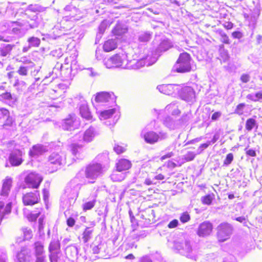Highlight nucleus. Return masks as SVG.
Instances as JSON below:
<instances>
[{"label": "nucleus", "mask_w": 262, "mask_h": 262, "mask_svg": "<svg viewBox=\"0 0 262 262\" xmlns=\"http://www.w3.org/2000/svg\"><path fill=\"white\" fill-rule=\"evenodd\" d=\"M105 66L107 68H122L128 69V62L126 59V55L116 54L113 56L105 59L104 61Z\"/></svg>", "instance_id": "obj_1"}, {"label": "nucleus", "mask_w": 262, "mask_h": 262, "mask_svg": "<svg viewBox=\"0 0 262 262\" xmlns=\"http://www.w3.org/2000/svg\"><path fill=\"white\" fill-rule=\"evenodd\" d=\"M190 60V56L189 54L186 52L181 54L173 67L174 70L180 73L189 71L191 69Z\"/></svg>", "instance_id": "obj_2"}, {"label": "nucleus", "mask_w": 262, "mask_h": 262, "mask_svg": "<svg viewBox=\"0 0 262 262\" xmlns=\"http://www.w3.org/2000/svg\"><path fill=\"white\" fill-rule=\"evenodd\" d=\"M104 171V167L101 164L93 163L86 167L85 174L86 178L94 180L101 176Z\"/></svg>", "instance_id": "obj_3"}, {"label": "nucleus", "mask_w": 262, "mask_h": 262, "mask_svg": "<svg viewBox=\"0 0 262 262\" xmlns=\"http://www.w3.org/2000/svg\"><path fill=\"white\" fill-rule=\"evenodd\" d=\"M78 173L77 176L72 180L67 186L65 189V193L69 199L76 200L78 197L79 191L81 188V184L78 180Z\"/></svg>", "instance_id": "obj_4"}, {"label": "nucleus", "mask_w": 262, "mask_h": 262, "mask_svg": "<svg viewBox=\"0 0 262 262\" xmlns=\"http://www.w3.org/2000/svg\"><path fill=\"white\" fill-rule=\"evenodd\" d=\"M233 228L228 223H222L217 227V237L220 242H223L228 239L232 233Z\"/></svg>", "instance_id": "obj_5"}, {"label": "nucleus", "mask_w": 262, "mask_h": 262, "mask_svg": "<svg viewBox=\"0 0 262 262\" xmlns=\"http://www.w3.org/2000/svg\"><path fill=\"white\" fill-rule=\"evenodd\" d=\"M157 60V57L156 56L150 57L149 55L139 60L134 59L128 62V69H139L145 65L149 66L154 64Z\"/></svg>", "instance_id": "obj_6"}, {"label": "nucleus", "mask_w": 262, "mask_h": 262, "mask_svg": "<svg viewBox=\"0 0 262 262\" xmlns=\"http://www.w3.org/2000/svg\"><path fill=\"white\" fill-rule=\"evenodd\" d=\"M98 135L96 128L90 126L83 134H77L74 136V141H79L85 143L92 141L95 137Z\"/></svg>", "instance_id": "obj_7"}, {"label": "nucleus", "mask_w": 262, "mask_h": 262, "mask_svg": "<svg viewBox=\"0 0 262 262\" xmlns=\"http://www.w3.org/2000/svg\"><path fill=\"white\" fill-rule=\"evenodd\" d=\"M42 179V177L39 174L31 172L26 176L25 182L29 188H37Z\"/></svg>", "instance_id": "obj_8"}, {"label": "nucleus", "mask_w": 262, "mask_h": 262, "mask_svg": "<svg viewBox=\"0 0 262 262\" xmlns=\"http://www.w3.org/2000/svg\"><path fill=\"white\" fill-rule=\"evenodd\" d=\"M143 135L145 142L149 144H154L159 140H164L167 138V134L163 132H160L157 134L154 132L150 131Z\"/></svg>", "instance_id": "obj_9"}, {"label": "nucleus", "mask_w": 262, "mask_h": 262, "mask_svg": "<svg viewBox=\"0 0 262 262\" xmlns=\"http://www.w3.org/2000/svg\"><path fill=\"white\" fill-rule=\"evenodd\" d=\"M79 125V121L74 115H70L64 119L62 123V127L64 130H72L77 128Z\"/></svg>", "instance_id": "obj_10"}, {"label": "nucleus", "mask_w": 262, "mask_h": 262, "mask_svg": "<svg viewBox=\"0 0 262 262\" xmlns=\"http://www.w3.org/2000/svg\"><path fill=\"white\" fill-rule=\"evenodd\" d=\"M40 195L38 191L26 193L23 196V202L25 205H33L38 203Z\"/></svg>", "instance_id": "obj_11"}, {"label": "nucleus", "mask_w": 262, "mask_h": 262, "mask_svg": "<svg viewBox=\"0 0 262 262\" xmlns=\"http://www.w3.org/2000/svg\"><path fill=\"white\" fill-rule=\"evenodd\" d=\"M181 98L186 101H193L195 98V92L190 86H185L182 89L180 93Z\"/></svg>", "instance_id": "obj_12"}, {"label": "nucleus", "mask_w": 262, "mask_h": 262, "mask_svg": "<svg viewBox=\"0 0 262 262\" xmlns=\"http://www.w3.org/2000/svg\"><path fill=\"white\" fill-rule=\"evenodd\" d=\"M23 152L19 149L14 150L10 155L9 162L14 166L20 165L23 162Z\"/></svg>", "instance_id": "obj_13"}, {"label": "nucleus", "mask_w": 262, "mask_h": 262, "mask_svg": "<svg viewBox=\"0 0 262 262\" xmlns=\"http://www.w3.org/2000/svg\"><path fill=\"white\" fill-rule=\"evenodd\" d=\"M65 160V156L62 152H53L48 158V162L50 164H54L56 166H59L64 163Z\"/></svg>", "instance_id": "obj_14"}, {"label": "nucleus", "mask_w": 262, "mask_h": 262, "mask_svg": "<svg viewBox=\"0 0 262 262\" xmlns=\"http://www.w3.org/2000/svg\"><path fill=\"white\" fill-rule=\"evenodd\" d=\"M159 91L164 94L170 95L180 91L179 85L172 84H162L158 86Z\"/></svg>", "instance_id": "obj_15"}, {"label": "nucleus", "mask_w": 262, "mask_h": 262, "mask_svg": "<svg viewBox=\"0 0 262 262\" xmlns=\"http://www.w3.org/2000/svg\"><path fill=\"white\" fill-rule=\"evenodd\" d=\"M212 230V224L208 222H204L200 225L197 233L199 236L205 237L210 235Z\"/></svg>", "instance_id": "obj_16"}, {"label": "nucleus", "mask_w": 262, "mask_h": 262, "mask_svg": "<svg viewBox=\"0 0 262 262\" xmlns=\"http://www.w3.org/2000/svg\"><path fill=\"white\" fill-rule=\"evenodd\" d=\"M31 252L30 250L27 248H23L18 252L16 256V262H31Z\"/></svg>", "instance_id": "obj_17"}, {"label": "nucleus", "mask_w": 262, "mask_h": 262, "mask_svg": "<svg viewBox=\"0 0 262 262\" xmlns=\"http://www.w3.org/2000/svg\"><path fill=\"white\" fill-rule=\"evenodd\" d=\"M95 101L98 103L114 102L115 96L113 93L104 92L98 93L95 96Z\"/></svg>", "instance_id": "obj_18"}, {"label": "nucleus", "mask_w": 262, "mask_h": 262, "mask_svg": "<svg viewBox=\"0 0 262 262\" xmlns=\"http://www.w3.org/2000/svg\"><path fill=\"white\" fill-rule=\"evenodd\" d=\"M47 151L45 147L40 144H37L32 146L30 149L29 155L31 158H36L42 155Z\"/></svg>", "instance_id": "obj_19"}, {"label": "nucleus", "mask_w": 262, "mask_h": 262, "mask_svg": "<svg viewBox=\"0 0 262 262\" xmlns=\"http://www.w3.org/2000/svg\"><path fill=\"white\" fill-rule=\"evenodd\" d=\"M12 179L10 177H7L3 181L1 195L3 196H7L12 187Z\"/></svg>", "instance_id": "obj_20"}, {"label": "nucleus", "mask_w": 262, "mask_h": 262, "mask_svg": "<svg viewBox=\"0 0 262 262\" xmlns=\"http://www.w3.org/2000/svg\"><path fill=\"white\" fill-rule=\"evenodd\" d=\"M79 111L81 116L86 120H90L92 118L91 112L89 111L86 102L83 100L79 106Z\"/></svg>", "instance_id": "obj_21"}, {"label": "nucleus", "mask_w": 262, "mask_h": 262, "mask_svg": "<svg viewBox=\"0 0 262 262\" xmlns=\"http://www.w3.org/2000/svg\"><path fill=\"white\" fill-rule=\"evenodd\" d=\"M78 253V249L75 246L71 245L67 247L66 249L67 257L71 260H74L77 258Z\"/></svg>", "instance_id": "obj_22"}, {"label": "nucleus", "mask_w": 262, "mask_h": 262, "mask_svg": "<svg viewBox=\"0 0 262 262\" xmlns=\"http://www.w3.org/2000/svg\"><path fill=\"white\" fill-rule=\"evenodd\" d=\"M14 47V45L11 44L2 43L0 45V56L6 57L10 55Z\"/></svg>", "instance_id": "obj_23"}, {"label": "nucleus", "mask_w": 262, "mask_h": 262, "mask_svg": "<svg viewBox=\"0 0 262 262\" xmlns=\"http://www.w3.org/2000/svg\"><path fill=\"white\" fill-rule=\"evenodd\" d=\"M130 167V162L126 159H120L116 164L117 170L118 171L128 170Z\"/></svg>", "instance_id": "obj_24"}, {"label": "nucleus", "mask_w": 262, "mask_h": 262, "mask_svg": "<svg viewBox=\"0 0 262 262\" xmlns=\"http://www.w3.org/2000/svg\"><path fill=\"white\" fill-rule=\"evenodd\" d=\"M28 63L29 65L21 66L19 68V69L17 71V73L19 75H20L21 76H27L28 73V71L30 69H32L35 66L34 63L31 61H28Z\"/></svg>", "instance_id": "obj_25"}, {"label": "nucleus", "mask_w": 262, "mask_h": 262, "mask_svg": "<svg viewBox=\"0 0 262 262\" xmlns=\"http://www.w3.org/2000/svg\"><path fill=\"white\" fill-rule=\"evenodd\" d=\"M117 47L116 39H110L106 40L103 45V49L105 52L111 51Z\"/></svg>", "instance_id": "obj_26"}, {"label": "nucleus", "mask_w": 262, "mask_h": 262, "mask_svg": "<svg viewBox=\"0 0 262 262\" xmlns=\"http://www.w3.org/2000/svg\"><path fill=\"white\" fill-rule=\"evenodd\" d=\"M0 97L3 100H7L8 104L10 106L14 105L17 100L16 98L12 96L10 92H6L1 94Z\"/></svg>", "instance_id": "obj_27"}, {"label": "nucleus", "mask_w": 262, "mask_h": 262, "mask_svg": "<svg viewBox=\"0 0 262 262\" xmlns=\"http://www.w3.org/2000/svg\"><path fill=\"white\" fill-rule=\"evenodd\" d=\"M33 248L35 255L45 254L44 246L41 242L37 241L35 242L33 245Z\"/></svg>", "instance_id": "obj_28"}, {"label": "nucleus", "mask_w": 262, "mask_h": 262, "mask_svg": "<svg viewBox=\"0 0 262 262\" xmlns=\"http://www.w3.org/2000/svg\"><path fill=\"white\" fill-rule=\"evenodd\" d=\"M30 12H26L25 11V15L27 18L30 19L31 20L34 21L32 23L29 24L30 28H35L38 27V23L36 21L38 19L37 14L32 15Z\"/></svg>", "instance_id": "obj_29"}, {"label": "nucleus", "mask_w": 262, "mask_h": 262, "mask_svg": "<svg viewBox=\"0 0 262 262\" xmlns=\"http://www.w3.org/2000/svg\"><path fill=\"white\" fill-rule=\"evenodd\" d=\"M44 11L45 8L38 4L30 5L27 7L26 9V12L34 13L41 12Z\"/></svg>", "instance_id": "obj_30"}, {"label": "nucleus", "mask_w": 262, "mask_h": 262, "mask_svg": "<svg viewBox=\"0 0 262 262\" xmlns=\"http://www.w3.org/2000/svg\"><path fill=\"white\" fill-rule=\"evenodd\" d=\"M83 145L79 143H72L70 145V150L75 156L79 155L82 149Z\"/></svg>", "instance_id": "obj_31"}, {"label": "nucleus", "mask_w": 262, "mask_h": 262, "mask_svg": "<svg viewBox=\"0 0 262 262\" xmlns=\"http://www.w3.org/2000/svg\"><path fill=\"white\" fill-rule=\"evenodd\" d=\"M116 112V110L114 108L110 109L101 112L99 115L100 120H105L110 118Z\"/></svg>", "instance_id": "obj_32"}, {"label": "nucleus", "mask_w": 262, "mask_h": 262, "mask_svg": "<svg viewBox=\"0 0 262 262\" xmlns=\"http://www.w3.org/2000/svg\"><path fill=\"white\" fill-rule=\"evenodd\" d=\"M60 245L58 240H52L49 245V250L50 252H58L60 250Z\"/></svg>", "instance_id": "obj_33"}, {"label": "nucleus", "mask_w": 262, "mask_h": 262, "mask_svg": "<svg viewBox=\"0 0 262 262\" xmlns=\"http://www.w3.org/2000/svg\"><path fill=\"white\" fill-rule=\"evenodd\" d=\"M93 230L90 227H86L82 233V239L84 243H87L92 236Z\"/></svg>", "instance_id": "obj_34"}, {"label": "nucleus", "mask_w": 262, "mask_h": 262, "mask_svg": "<svg viewBox=\"0 0 262 262\" xmlns=\"http://www.w3.org/2000/svg\"><path fill=\"white\" fill-rule=\"evenodd\" d=\"M171 47V43L168 40H164L159 46L158 51L159 52H164L168 50Z\"/></svg>", "instance_id": "obj_35"}, {"label": "nucleus", "mask_w": 262, "mask_h": 262, "mask_svg": "<svg viewBox=\"0 0 262 262\" xmlns=\"http://www.w3.org/2000/svg\"><path fill=\"white\" fill-rule=\"evenodd\" d=\"M117 170L114 171L111 176V179L115 182L121 181L125 178V174L120 173Z\"/></svg>", "instance_id": "obj_36"}, {"label": "nucleus", "mask_w": 262, "mask_h": 262, "mask_svg": "<svg viewBox=\"0 0 262 262\" xmlns=\"http://www.w3.org/2000/svg\"><path fill=\"white\" fill-rule=\"evenodd\" d=\"M151 34L149 32L141 33L138 36V40L141 42H148L151 38Z\"/></svg>", "instance_id": "obj_37"}, {"label": "nucleus", "mask_w": 262, "mask_h": 262, "mask_svg": "<svg viewBox=\"0 0 262 262\" xmlns=\"http://www.w3.org/2000/svg\"><path fill=\"white\" fill-rule=\"evenodd\" d=\"M112 31L116 35H121L126 32V29L120 24H117Z\"/></svg>", "instance_id": "obj_38"}, {"label": "nucleus", "mask_w": 262, "mask_h": 262, "mask_svg": "<svg viewBox=\"0 0 262 262\" xmlns=\"http://www.w3.org/2000/svg\"><path fill=\"white\" fill-rule=\"evenodd\" d=\"M27 41L31 47H38L40 43V39L34 36L29 37Z\"/></svg>", "instance_id": "obj_39"}, {"label": "nucleus", "mask_w": 262, "mask_h": 262, "mask_svg": "<svg viewBox=\"0 0 262 262\" xmlns=\"http://www.w3.org/2000/svg\"><path fill=\"white\" fill-rule=\"evenodd\" d=\"M214 199L213 194H208L201 198V201L203 204L210 205Z\"/></svg>", "instance_id": "obj_40"}, {"label": "nucleus", "mask_w": 262, "mask_h": 262, "mask_svg": "<svg viewBox=\"0 0 262 262\" xmlns=\"http://www.w3.org/2000/svg\"><path fill=\"white\" fill-rule=\"evenodd\" d=\"M164 124L170 129H174L176 128L174 121L170 117L165 118L164 120Z\"/></svg>", "instance_id": "obj_41"}, {"label": "nucleus", "mask_w": 262, "mask_h": 262, "mask_svg": "<svg viewBox=\"0 0 262 262\" xmlns=\"http://www.w3.org/2000/svg\"><path fill=\"white\" fill-rule=\"evenodd\" d=\"M256 124V120L253 118H249L247 120L245 127L248 131H251Z\"/></svg>", "instance_id": "obj_42"}, {"label": "nucleus", "mask_w": 262, "mask_h": 262, "mask_svg": "<svg viewBox=\"0 0 262 262\" xmlns=\"http://www.w3.org/2000/svg\"><path fill=\"white\" fill-rule=\"evenodd\" d=\"M22 231L24 234L23 240H29L31 239L33 236L32 230L28 228H23Z\"/></svg>", "instance_id": "obj_43"}, {"label": "nucleus", "mask_w": 262, "mask_h": 262, "mask_svg": "<svg viewBox=\"0 0 262 262\" xmlns=\"http://www.w3.org/2000/svg\"><path fill=\"white\" fill-rule=\"evenodd\" d=\"M245 106L246 104L244 103L238 104L234 110V113L238 115H243Z\"/></svg>", "instance_id": "obj_44"}, {"label": "nucleus", "mask_w": 262, "mask_h": 262, "mask_svg": "<svg viewBox=\"0 0 262 262\" xmlns=\"http://www.w3.org/2000/svg\"><path fill=\"white\" fill-rule=\"evenodd\" d=\"M95 200H93L92 201H89L84 203L82 205L83 210L86 211L92 209L95 206Z\"/></svg>", "instance_id": "obj_45"}, {"label": "nucleus", "mask_w": 262, "mask_h": 262, "mask_svg": "<svg viewBox=\"0 0 262 262\" xmlns=\"http://www.w3.org/2000/svg\"><path fill=\"white\" fill-rule=\"evenodd\" d=\"M195 155L194 152L188 151L183 156V159L187 162L191 161L194 159Z\"/></svg>", "instance_id": "obj_46"}, {"label": "nucleus", "mask_w": 262, "mask_h": 262, "mask_svg": "<svg viewBox=\"0 0 262 262\" xmlns=\"http://www.w3.org/2000/svg\"><path fill=\"white\" fill-rule=\"evenodd\" d=\"M190 220V216L187 212H183L180 217V220L182 223L188 222Z\"/></svg>", "instance_id": "obj_47"}, {"label": "nucleus", "mask_w": 262, "mask_h": 262, "mask_svg": "<svg viewBox=\"0 0 262 262\" xmlns=\"http://www.w3.org/2000/svg\"><path fill=\"white\" fill-rule=\"evenodd\" d=\"M182 249L188 253H189L192 251L191 246L188 241H185L182 246Z\"/></svg>", "instance_id": "obj_48"}, {"label": "nucleus", "mask_w": 262, "mask_h": 262, "mask_svg": "<svg viewBox=\"0 0 262 262\" xmlns=\"http://www.w3.org/2000/svg\"><path fill=\"white\" fill-rule=\"evenodd\" d=\"M233 160V154L231 153L228 154L227 155L226 159H225V160L224 161V165H227V166L229 165V164H230L231 163Z\"/></svg>", "instance_id": "obj_49"}, {"label": "nucleus", "mask_w": 262, "mask_h": 262, "mask_svg": "<svg viewBox=\"0 0 262 262\" xmlns=\"http://www.w3.org/2000/svg\"><path fill=\"white\" fill-rule=\"evenodd\" d=\"M26 83L24 81L19 80L18 79H16L13 86L16 87L17 89H23L24 86H25Z\"/></svg>", "instance_id": "obj_50"}, {"label": "nucleus", "mask_w": 262, "mask_h": 262, "mask_svg": "<svg viewBox=\"0 0 262 262\" xmlns=\"http://www.w3.org/2000/svg\"><path fill=\"white\" fill-rule=\"evenodd\" d=\"M107 27V23L106 21H103L99 26L98 33L102 34L105 31Z\"/></svg>", "instance_id": "obj_51"}, {"label": "nucleus", "mask_w": 262, "mask_h": 262, "mask_svg": "<svg viewBox=\"0 0 262 262\" xmlns=\"http://www.w3.org/2000/svg\"><path fill=\"white\" fill-rule=\"evenodd\" d=\"M220 35L221 36V41L226 44H230V41L228 38V36L223 32H220Z\"/></svg>", "instance_id": "obj_52"}, {"label": "nucleus", "mask_w": 262, "mask_h": 262, "mask_svg": "<svg viewBox=\"0 0 262 262\" xmlns=\"http://www.w3.org/2000/svg\"><path fill=\"white\" fill-rule=\"evenodd\" d=\"M58 252H50L51 254L49 255L50 262H56L58 261Z\"/></svg>", "instance_id": "obj_53"}, {"label": "nucleus", "mask_w": 262, "mask_h": 262, "mask_svg": "<svg viewBox=\"0 0 262 262\" xmlns=\"http://www.w3.org/2000/svg\"><path fill=\"white\" fill-rule=\"evenodd\" d=\"M102 245L101 244L96 245L94 243H93L92 245V251L93 253L95 254L99 253L100 252V250L102 248Z\"/></svg>", "instance_id": "obj_54"}, {"label": "nucleus", "mask_w": 262, "mask_h": 262, "mask_svg": "<svg viewBox=\"0 0 262 262\" xmlns=\"http://www.w3.org/2000/svg\"><path fill=\"white\" fill-rule=\"evenodd\" d=\"M0 116L3 118H7V117L10 116V113L9 111L5 108H0Z\"/></svg>", "instance_id": "obj_55"}, {"label": "nucleus", "mask_w": 262, "mask_h": 262, "mask_svg": "<svg viewBox=\"0 0 262 262\" xmlns=\"http://www.w3.org/2000/svg\"><path fill=\"white\" fill-rule=\"evenodd\" d=\"M35 256V262H46V254L42 255H37Z\"/></svg>", "instance_id": "obj_56"}, {"label": "nucleus", "mask_w": 262, "mask_h": 262, "mask_svg": "<svg viewBox=\"0 0 262 262\" xmlns=\"http://www.w3.org/2000/svg\"><path fill=\"white\" fill-rule=\"evenodd\" d=\"M114 150L117 154H120L124 152L125 149L123 147L120 146L118 145H115L114 147Z\"/></svg>", "instance_id": "obj_57"}, {"label": "nucleus", "mask_w": 262, "mask_h": 262, "mask_svg": "<svg viewBox=\"0 0 262 262\" xmlns=\"http://www.w3.org/2000/svg\"><path fill=\"white\" fill-rule=\"evenodd\" d=\"M40 213V211H38V212H35V213H31L28 216V219L31 221H34L38 217Z\"/></svg>", "instance_id": "obj_58"}, {"label": "nucleus", "mask_w": 262, "mask_h": 262, "mask_svg": "<svg viewBox=\"0 0 262 262\" xmlns=\"http://www.w3.org/2000/svg\"><path fill=\"white\" fill-rule=\"evenodd\" d=\"M38 230L40 232H41L43 231V228H44V225H45V222L44 219L43 217H41L39 219L38 221Z\"/></svg>", "instance_id": "obj_59"}, {"label": "nucleus", "mask_w": 262, "mask_h": 262, "mask_svg": "<svg viewBox=\"0 0 262 262\" xmlns=\"http://www.w3.org/2000/svg\"><path fill=\"white\" fill-rule=\"evenodd\" d=\"M222 115L220 112H216L213 113L211 116V119L213 121L217 120Z\"/></svg>", "instance_id": "obj_60"}, {"label": "nucleus", "mask_w": 262, "mask_h": 262, "mask_svg": "<svg viewBox=\"0 0 262 262\" xmlns=\"http://www.w3.org/2000/svg\"><path fill=\"white\" fill-rule=\"evenodd\" d=\"M178 225V221L177 220H173L171 221L168 225L169 228H173L177 227Z\"/></svg>", "instance_id": "obj_61"}, {"label": "nucleus", "mask_w": 262, "mask_h": 262, "mask_svg": "<svg viewBox=\"0 0 262 262\" xmlns=\"http://www.w3.org/2000/svg\"><path fill=\"white\" fill-rule=\"evenodd\" d=\"M241 80L242 82L246 83L250 80V76L248 74H243L241 77Z\"/></svg>", "instance_id": "obj_62"}, {"label": "nucleus", "mask_w": 262, "mask_h": 262, "mask_svg": "<svg viewBox=\"0 0 262 262\" xmlns=\"http://www.w3.org/2000/svg\"><path fill=\"white\" fill-rule=\"evenodd\" d=\"M245 150L246 151V154L248 156L251 157H255L256 156L255 151L252 149H247L246 148Z\"/></svg>", "instance_id": "obj_63"}, {"label": "nucleus", "mask_w": 262, "mask_h": 262, "mask_svg": "<svg viewBox=\"0 0 262 262\" xmlns=\"http://www.w3.org/2000/svg\"><path fill=\"white\" fill-rule=\"evenodd\" d=\"M12 32L17 35H22L21 31L19 27H13L12 29Z\"/></svg>", "instance_id": "obj_64"}]
</instances>
